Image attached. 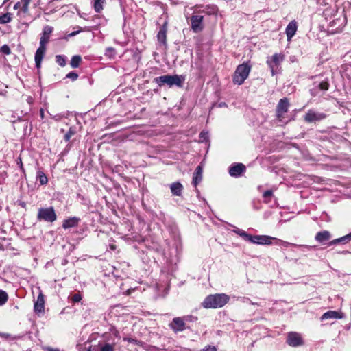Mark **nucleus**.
Instances as JSON below:
<instances>
[{
	"label": "nucleus",
	"instance_id": "7c9ffc66",
	"mask_svg": "<svg viewBox=\"0 0 351 351\" xmlns=\"http://www.w3.org/2000/svg\"><path fill=\"white\" fill-rule=\"evenodd\" d=\"M116 54H117V52H116L115 49L112 47H107L106 49L105 53H104L105 56H106L107 58H108L110 59L114 58L116 56Z\"/></svg>",
	"mask_w": 351,
	"mask_h": 351
},
{
	"label": "nucleus",
	"instance_id": "4468645a",
	"mask_svg": "<svg viewBox=\"0 0 351 351\" xmlns=\"http://www.w3.org/2000/svg\"><path fill=\"white\" fill-rule=\"evenodd\" d=\"M34 310L36 314L43 313L45 311V298L42 291L39 289V294L34 302Z\"/></svg>",
	"mask_w": 351,
	"mask_h": 351
},
{
	"label": "nucleus",
	"instance_id": "ddd939ff",
	"mask_svg": "<svg viewBox=\"0 0 351 351\" xmlns=\"http://www.w3.org/2000/svg\"><path fill=\"white\" fill-rule=\"evenodd\" d=\"M203 19L204 16L202 15H193L191 18V29L195 32H201L203 28Z\"/></svg>",
	"mask_w": 351,
	"mask_h": 351
},
{
	"label": "nucleus",
	"instance_id": "79ce46f5",
	"mask_svg": "<svg viewBox=\"0 0 351 351\" xmlns=\"http://www.w3.org/2000/svg\"><path fill=\"white\" fill-rule=\"evenodd\" d=\"M66 77L71 79L72 81H75L78 78V75L75 72L71 71L66 75Z\"/></svg>",
	"mask_w": 351,
	"mask_h": 351
},
{
	"label": "nucleus",
	"instance_id": "f257e3e1",
	"mask_svg": "<svg viewBox=\"0 0 351 351\" xmlns=\"http://www.w3.org/2000/svg\"><path fill=\"white\" fill-rule=\"evenodd\" d=\"M230 300L226 293L210 294L206 296L202 305L205 308H219L224 306Z\"/></svg>",
	"mask_w": 351,
	"mask_h": 351
},
{
	"label": "nucleus",
	"instance_id": "f704fd0d",
	"mask_svg": "<svg viewBox=\"0 0 351 351\" xmlns=\"http://www.w3.org/2000/svg\"><path fill=\"white\" fill-rule=\"evenodd\" d=\"M56 62L60 66H64L66 64V56L63 55H57L56 56Z\"/></svg>",
	"mask_w": 351,
	"mask_h": 351
},
{
	"label": "nucleus",
	"instance_id": "473e14b6",
	"mask_svg": "<svg viewBox=\"0 0 351 351\" xmlns=\"http://www.w3.org/2000/svg\"><path fill=\"white\" fill-rule=\"evenodd\" d=\"M12 14L7 12L0 16V24H5L12 21Z\"/></svg>",
	"mask_w": 351,
	"mask_h": 351
},
{
	"label": "nucleus",
	"instance_id": "dca6fc26",
	"mask_svg": "<svg viewBox=\"0 0 351 351\" xmlns=\"http://www.w3.org/2000/svg\"><path fill=\"white\" fill-rule=\"evenodd\" d=\"M117 343V341L112 340V341H110V339H106L103 343H100L99 344V351H115V346Z\"/></svg>",
	"mask_w": 351,
	"mask_h": 351
},
{
	"label": "nucleus",
	"instance_id": "c9c22d12",
	"mask_svg": "<svg viewBox=\"0 0 351 351\" xmlns=\"http://www.w3.org/2000/svg\"><path fill=\"white\" fill-rule=\"evenodd\" d=\"M263 196L264 198V202L265 203H269L270 201V199L273 196V191L271 190H267L263 193Z\"/></svg>",
	"mask_w": 351,
	"mask_h": 351
},
{
	"label": "nucleus",
	"instance_id": "09e8293b",
	"mask_svg": "<svg viewBox=\"0 0 351 351\" xmlns=\"http://www.w3.org/2000/svg\"><path fill=\"white\" fill-rule=\"evenodd\" d=\"M18 164L20 165V168L21 169L24 171V168H23V163H22V161H21V159L19 158V162H18Z\"/></svg>",
	"mask_w": 351,
	"mask_h": 351
},
{
	"label": "nucleus",
	"instance_id": "4c0bfd02",
	"mask_svg": "<svg viewBox=\"0 0 351 351\" xmlns=\"http://www.w3.org/2000/svg\"><path fill=\"white\" fill-rule=\"evenodd\" d=\"M82 298V295L80 293H74L70 296L71 301L75 303L80 302Z\"/></svg>",
	"mask_w": 351,
	"mask_h": 351
},
{
	"label": "nucleus",
	"instance_id": "a18cd8bd",
	"mask_svg": "<svg viewBox=\"0 0 351 351\" xmlns=\"http://www.w3.org/2000/svg\"><path fill=\"white\" fill-rule=\"evenodd\" d=\"M21 7H22V3L21 1H19V2H17L16 3H15V5H14V10H18V9L21 10Z\"/></svg>",
	"mask_w": 351,
	"mask_h": 351
},
{
	"label": "nucleus",
	"instance_id": "c85d7f7f",
	"mask_svg": "<svg viewBox=\"0 0 351 351\" xmlns=\"http://www.w3.org/2000/svg\"><path fill=\"white\" fill-rule=\"evenodd\" d=\"M108 337H108L107 339H110V341H112V340H115V339H117V340H119L121 339L119 332L115 328H112L110 330Z\"/></svg>",
	"mask_w": 351,
	"mask_h": 351
},
{
	"label": "nucleus",
	"instance_id": "de8ad7c7",
	"mask_svg": "<svg viewBox=\"0 0 351 351\" xmlns=\"http://www.w3.org/2000/svg\"><path fill=\"white\" fill-rule=\"evenodd\" d=\"M44 110L43 108H40V117L42 119H44V117H45V114H44Z\"/></svg>",
	"mask_w": 351,
	"mask_h": 351
},
{
	"label": "nucleus",
	"instance_id": "c756f323",
	"mask_svg": "<svg viewBox=\"0 0 351 351\" xmlns=\"http://www.w3.org/2000/svg\"><path fill=\"white\" fill-rule=\"evenodd\" d=\"M36 178H37V180L39 181V182L41 185L46 184L48 182V179H47L46 175L41 171H38L37 172Z\"/></svg>",
	"mask_w": 351,
	"mask_h": 351
},
{
	"label": "nucleus",
	"instance_id": "5701e85b",
	"mask_svg": "<svg viewBox=\"0 0 351 351\" xmlns=\"http://www.w3.org/2000/svg\"><path fill=\"white\" fill-rule=\"evenodd\" d=\"M330 238V234L327 230L319 232L315 235V240L319 243H324L328 241Z\"/></svg>",
	"mask_w": 351,
	"mask_h": 351
},
{
	"label": "nucleus",
	"instance_id": "9b49d317",
	"mask_svg": "<svg viewBox=\"0 0 351 351\" xmlns=\"http://www.w3.org/2000/svg\"><path fill=\"white\" fill-rule=\"evenodd\" d=\"M245 166L242 163H234L229 167V174L234 178L240 177L245 171Z\"/></svg>",
	"mask_w": 351,
	"mask_h": 351
},
{
	"label": "nucleus",
	"instance_id": "1a4fd4ad",
	"mask_svg": "<svg viewBox=\"0 0 351 351\" xmlns=\"http://www.w3.org/2000/svg\"><path fill=\"white\" fill-rule=\"evenodd\" d=\"M287 343L291 347H298L304 344L300 334L296 332H290L287 334Z\"/></svg>",
	"mask_w": 351,
	"mask_h": 351
},
{
	"label": "nucleus",
	"instance_id": "f3484780",
	"mask_svg": "<svg viewBox=\"0 0 351 351\" xmlns=\"http://www.w3.org/2000/svg\"><path fill=\"white\" fill-rule=\"evenodd\" d=\"M45 51H46V46L40 45L39 47L37 49V50L36 51L34 60H35L36 66L37 68H40V66L41 62H42L44 55L45 53Z\"/></svg>",
	"mask_w": 351,
	"mask_h": 351
},
{
	"label": "nucleus",
	"instance_id": "58836bf2",
	"mask_svg": "<svg viewBox=\"0 0 351 351\" xmlns=\"http://www.w3.org/2000/svg\"><path fill=\"white\" fill-rule=\"evenodd\" d=\"M216 11H217V8L215 5L208 6L207 8H204L202 10L203 12H205V13H207L209 14H213L216 12Z\"/></svg>",
	"mask_w": 351,
	"mask_h": 351
},
{
	"label": "nucleus",
	"instance_id": "412c9836",
	"mask_svg": "<svg viewBox=\"0 0 351 351\" xmlns=\"http://www.w3.org/2000/svg\"><path fill=\"white\" fill-rule=\"evenodd\" d=\"M80 221V218H79V217H69V219L64 220L63 223H62V228L64 229H68L70 228L75 227L78 225Z\"/></svg>",
	"mask_w": 351,
	"mask_h": 351
},
{
	"label": "nucleus",
	"instance_id": "bb28decb",
	"mask_svg": "<svg viewBox=\"0 0 351 351\" xmlns=\"http://www.w3.org/2000/svg\"><path fill=\"white\" fill-rule=\"evenodd\" d=\"M233 232L241 237L244 240L249 241L251 235L247 234L245 231L238 228H235L233 230Z\"/></svg>",
	"mask_w": 351,
	"mask_h": 351
},
{
	"label": "nucleus",
	"instance_id": "37998d69",
	"mask_svg": "<svg viewBox=\"0 0 351 351\" xmlns=\"http://www.w3.org/2000/svg\"><path fill=\"white\" fill-rule=\"evenodd\" d=\"M1 51L5 54L10 53V49L9 46L7 45H3L1 48Z\"/></svg>",
	"mask_w": 351,
	"mask_h": 351
},
{
	"label": "nucleus",
	"instance_id": "6ab92c4d",
	"mask_svg": "<svg viewBox=\"0 0 351 351\" xmlns=\"http://www.w3.org/2000/svg\"><path fill=\"white\" fill-rule=\"evenodd\" d=\"M343 317V315L341 312H338L336 311H328L322 315L321 320L323 321L328 319H341Z\"/></svg>",
	"mask_w": 351,
	"mask_h": 351
},
{
	"label": "nucleus",
	"instance_id": "20e7f679",
	"mask_svg": "<svg viewBox=\"0 0 351 351\" xmlns=\"http://www.w3.org/2000/svg\"><path fill=\"white\" fill-rule=\"evenodd\" d=\"M191 318V316L174 317L171 322L169 323V326L176 333L182 332L188 328L186 322L192 321Z\"/></svg>",
	"mask_w": 351,
	"mask_h": 351
},
{
	"label": "nucleus",
	"instance_id": "49530a36",
	"mask_svg": "<svg viewBox=\"0 0 351 351\" xmlns=\"http://www.w3.org/2000/svg\"><path fill=\"white\" fill-rule=\"evenodd\" d=\"M241 301L243 303H248V302L250 303L251 300L249 298L243 297V298H241Z\"/></svg>",
	"mask_w": 351,
	"mask_h": 351
},
{
	"label": "nucleus",
	"instance_id": "2eb2a0df",
	"mask_svg": "<svg viewBox=\"0 0 351 351\" xmlns=\"http://www.w3.org/2000/svg\"><path fill=\"white\" fill-rule=\"evenodd\" d=\"M53 28L49 25H45L43 29V34L40 39V45L46 46L49 40L50 34L52 33Z\"/></svg>",
	"mask_w": 351,
	"mask_h": 351
},
{
	"label": "nucleus",
	"instance_id": "b1692460",
	"mask_svg": "<svg viewBox=\"0 0 351 351\" xmlns=\"http://www.w3.org/2000/svg\"><path fill=\"white\" fill-rule=\"evenodd\" d=\"M351 240V233L348 234L347 235H345L343 237H341L339 239H336L332 240L329 243L330 245H336L340 243H346L349 242Z\"/></svg>",
	"mask_w": 351,
	"mask_h": 351
},
{
	"label": "nucleus",
	"instance_id": "aec40b11",
	"mask_svg": "<svg viewBox=\"0 0 351 351\" xmlns=\"http://www.w3.org/2000/svg\"><path fill=\"white\" fill-rule=\"evenodd\" d=\"M202 173H203V168L201 165H198L195 170V172L193 173V184L194 186H197L198 184H199L201 182V181L202 180Z\"/></svg>",
	"mask_w": 351,
	"mask_h": 351
},
{
	"label": "nucleus",
	"instance_id": "ea45409f",
	"mask_svg": "<svg viewBox=\"0 0 351 351\" xmlns=\"http://www.w3.org/2000/svg\"><path fill=\"white\" fill-rule=\"evenodd\" d=\"M318 86L322 90H327L329 87V83L328 81H322L319 83Z\"/></svg>",
	"mask_w": 351,
	"mask_h": 351
},
{
	"label": "nucleus",
	"instance_id": "a19ab883",
	"mask_svg": "<svg viewBox=\"0 0 351 351\" xmlns=\"http://www.w3.org/2000/svg\"><path fill=\"white\" fill-rule=\"evenodd\" d=\"M199 138L202 142L206 141L208 139V132L202 131L199 134Z\"/></svg>",
	"mask_w": 351,
	"mask_h": 351
},
{
	"label": "nucleus",
	"instance_id": "cd10ccee",
	"mask_svg": "<svg viewBox=\"0 0 351 351\" xmlns=\"http://www.w3.org/2000/svg\"><path fill=\"white\" fill-rule=\"evenodd\" d=\"M82 62V58L79 55L73 56L71 60V66L73 69L77 68L80 66V62Z\"/></svg>",
	"mask_w": 351,
	"mask_h": 351
},
{
	"label": "nucleus",
	"instance_id": "a878e982",
	"mask_svg": "<svg viewBox=\"0 0 351 351\" xmlns=\"http://www.w3.org/2000/svg\"><path fill=\"white\" fill-rule=\"evenodd\" d=\"M166 34L167 30L165 27H162L158 33L157 38L158 40L163 44H166Z\"/></svg>",
	"mask_w": 351,
	"mask_h": 351
},
{
	"label": "nucleus",
	"instance_id": "0eeeda50",
	"mask_svg": "<svg viewBox=\"0 0 351 351\" xmlns=\"http://www.w3.org/2000/svg\"><path fill=\"white\" fill-rule=\"evenodd\" d=\"M283 60V55L281 53H275L267 60V64L271 69L272 75L276 74V70L278 68Z\"/></svg>",
	"mask_w": 351,
	"mask_h": 351
},
{
	"label": "nucleus",
	"instance_id": "4be33fe9",
	"mask_svg": "<svg viewBox=\"0 0 351 351\" xmlns=\"http://www.w3.org/2000/svg\"><path fill=\"white\" fill-rule=\"evenodd\" d=\"M171 192L173 195L180 196L183 190V186L181 183L177 182H173L170 185Z\"/></svg>",
	"mask_w": 351,
	"mask_h": 351
},
{
	"label": "nucleus",
	"instance_id": "5fc2aeb1",
	"mask_svg": "<svg viewBox=\"0 0 351 351\" xmlns=\"http://www.w3.org/2000/svg\"><path fill=\"white\" fill-rule=\"evenodd\" d=\"M53 119H56V120H58V119H56V117H53Z\"/></svg>",
	"mask_w": 351,
	"mask_h": 351
},
{
	"label": "nucleus",
	"instance_id": "e433bc0d",
	"mask_svg": "<svg viewBox=\"0 0 351 351\" xmlns=\"http://www.w3.org/2000/svg\"><path fill=\"white\" fill-rule=\"evenodd\" d=\"M31 0H21L22 3L21 11L24 13H27L29 10V4Z\"/></svg>",
	"mask_w": 351,
	"mask_h": 351
},
{
	"label": "nucleus",
	"instance_id": "2f4dec72",
	"mask_svg": "<svg viewBox=\"0 0 351 351\" xmlns=\"http://www.w3.org/2000/svg\"><path fill=\"white\" fill-rule=\"evenodd\" d=\"M77 133V128L75 126L70 127L69 131L66 133L64 136L65 141H69L72 136Z\"/></svg>",
	"mask_w": 351,
	"mask_h": 351
},
{
	"label": "nucleus",
	"instance_id": "3c124183",
	"mask_svg": "<svg viewBox=\"0 0 351 351\" xmlns=\"http://www.w3.org/2000/svg\"><path fill=\"white\" fill-rule=\"evenodd\" d=\"M80 32V31H77V32H73L72 33L70 34V36H75L77 34H78Z\"/></svg>",
	"mask_w": 351,
	"mask_h": 351
},
{
	"label": "nucleus",
	"instance_id": "864d4df0",
	"mask_svg": "<svg viewBox=\"0 0 351 351\" xmlns=\"http://www.w3.org/2000/svg\"><path fill=\"white\" fill-rule=\"evenodd\" d=\"M124 340H127V341H129V342H130V341H130V339H126V338H124Z\"/></svg>",
	"mask_w": 351,
	"mask_h": 351
},
{
	"label": "nucleus",
	"instance_id": "c03bdc74",
	"mask_svg": "<svg viewBox=\"0 0 351 351\" xmlns=\"http://www.w3.org/2000/svg\"><path fill=\"white\" fill-rule=\"evenodd\" d=\"M203 351H217V348L215 346H207L203 349Z\"/></svg>",
	"mask_w": 351,
	"mask_h": 351
},
{
	"label": "nucleus",
	"instance_id": "f8f14e48",
	"mask_svg": "<svg viewBox=\"0 0 351 351\" xmlns=\"http://www.w3.org/2000/svg\"><path fill=\"white\" fill-rule=\"evenodd\" d=\"M274 244H275L276 245H281L285 247H287L289 246L297 247H299L302 252H306V250H310L315 247L314 246H310V245H297L295 243H289L287 241L280 240L277 238H276V239H274Z\"/></svg>",
	"mask_w": 351,
	"mask_h": 351
},
{
	"label": "nucleus",
	"instance_id": "6e6552de",
	"mask_svg": "<svg viewBox=\"0 0 351 351\" xmlns=\"http://www.w3.org/2000/svg\"><path fill=\"white\" fill-rule=\"evenodd\" d=\"M289 102L287 98L280 99L276 107V116L280 121H282L284 114L287 112Z\"/></svg>",
	"mask_w": 351,
	"mask_h": 351
},
{
	"label": "nucleus",
	"instance_id": "72a5a7b5",
	"mask_svg": "<svg viewBox=\"0 0 351 351\" xmlns=\"http://www.w3.org/2000/svg\"><path fill=\"white\" fill-rule=\"evenodd\" d=\"M8 300V293L0 289V306L4 305Z\"/></svg>",
	"mask_w": 351,
	"mask_h": 351
},
{
	"label": "nucleus",
	"instance_id": "39448f33",
	"mask_svg": "<svg viewBox=\"0 0 351 351\" xmlns=\"http://www.w3.org/2000/svg\"><path fill=\"white\" fill-rule=\"evenodd\" d=\"M57 216L53 207L40 208L38 209L37 219L47 222H53L56 220Z\"/></svg>",
	"mask_w": 351,
	"mask_h": 351
},
{
	"label": "nucleus",
	"instance_id": "8fccbe9b",
	"mask_svg": "<svg viewBox=\"0 0 351 351\" xmlns=\"http://www.w3.org/2000/svg\"><path fill=\"white\" fill-rule=\"evenodd\" d=\"M46 351H60L57 348H47Z\"/></svg>",
	"mask_w": 351,
	"mask_h": 351
},
{
	"label": "nucleus",
	"instance_id": "a211bd4d",
	"mask_svg": "<svg viewBox=\"0 0 351 351\" xmlns=\"http://www.w3.org/2000/svg\"><path fill=\"white\" fill-rule=\"evenodd\" d=\"M298 25L295 21H291L287 26L285 33L287 37V40H290L292 37L295 34L297 31Z\"/></svg>",
	"mask_w": 351,
	"mask_h": 351
},
{
	"label": "nucleus",
	"instance_id": "7ed1b4c3",
	"mask_svg": "<svg viewBox=\"0 0 351 351\" xmlns=\"http://www.w3.org/2000/svg\"><path fill=\"white\" fill-rule=\"evenodd\" d=\"M251 71V65L248 62L239 64L234 73L233 82L235 84L241 85L247 78Z\"/></svg>",
	"mask_w": 351,
	"mask_h": 351
},
{
	"label": "nucleus",
	"instance_id": "f03ea898",
	"mask_svg": "<svg viewBox=\"0 0 351 351\" xmlns=\"http://www.w3.org/2000/svg\"><path fill=\"white\" fill-rule=\"evenodd\" d=\"M154 81L162 86V85L167 84L169 87L176 86L178 87H182L185 81V76L178 75H165L160 77H157L154 79Z\"/></svg>",
	"mask_w": 351,
	"mask_h": 351
},
{
	"label": "nucleus",
	"instance_id": "423d86ee",
	"mask_svg": "<svg viewBox=\"0 0 351 351\" xmlns=\"http://www.w3.org/2000/svg\"><path fill=\"white\" fill-rule=\"evenodd\" d=\"M274 239L276 237L268 235H251L249 241L254 244L269 245L274 244Z\"/></svg>",
	"mask_w": 351,
	"mask_h": 351
},
{
	"label": "nucleus",
	"instance_id": "393cba45",
	"mask_svg": "<svg viewBox=\"0 0 351 351\" xmlns=\"http://www.w3.org/2000/svg\"><path fill=\"white\" fill-rule=\"evenodd\" d=\"M105 0H93V8L97 13H100L104 8Z\"/></svg>",
	"mask_w": 351,
	"mask_h": 351
},
{
	"label": "nucleus",
	"instance_id": "9d476101",
	"mask_svg": "<svg viewBox=\"0 0 351 351\" xmlns=\"http://www.w3.org/2000/svg\"><path fill=\"white\" fill-rule=\"evenodd\" d=\"M326 118V114L322 112H319L310 110L304 116V121L307 123H313L319 121Z\"/></svg>",
	"mask_w": 351,
	"mask_h": 351
},
{
	"label": "nucleus",
	"instance_id": "603ef678",
	"mask_svg": "<svg viewBox=\"0 0 351 351\" xmlns=\"http://www.w3.org/2000/svg\"><path fill=\"white\" fill-rule=\"evenodd\" d=\"M250 304H251L252 305H258V303H256V302H252V301L250 302Z\"/></svg>",
	"mask_w": 351,
	"mask_h": 351
}]
</instances>
